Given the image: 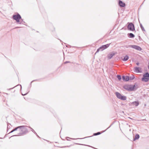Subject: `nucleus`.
Instances as JSON below:
<instances>
[{"mask_svg":"<svg viewBox=\"0 0 149 149\" xmlns=\"http://www.w3.org/2000/svg\"><path fill=\"white\" fill-rule=\"evenodd\" d=\"M141 28L142 29V30L143 31H145V29H144V28H143V27L142 26V25H141Z\"/></svg>","mask_w":149,"mask_h":149,"instance_id":"5701e85b","label":"nucleus"},{"mask_svg":"<svg viewBox=\"0 0 149 149\" xmlns=\"http://www.w3.org/2000/svg\"><path fill=\"white\" fill-rule=\"evenodd\" d=\"M19 126H18L16 128H15L14 129V131H15L17 130L18 129H19Z\"/></svg>","mask_w":149,"mask_h":149,"instance_id":"4be33fe9","label":"nucleus"},{"mask_svg":"<svg viewBox=\"0 0 149 149\" xmlns=\"http://www.w3.org/2000/svg\"><path fill=\"white\" fill-rule=\"evenodd\" d=\"M34 81V80L33 81H31V84L32 82H33V81Z\"/></svg>","mask_w":149,"mask_h":149,"instance_id":"a878e982","label":"nucleus"},{"mask_svg":"<svg viewBox=\"0 0 149 149\" xmlns=\"http://www.w3.org/2000/svg\"><path fill=\"white\" fill-rule=\"evenodd\" d=\"M122 79L123 80H125V81H128L130 79V77L128 76H126L123 75L122 77Z\"/></svg>","mask_w":149,"mask_h":149,"instance_id":"9b49d317","label":"nucleus"},{"mask_svg":"<svg viewBox=\"0 0 149 149\" xmlns=\"http://www.w3.org/2000/svg\"><path fill=\"white\" fill-rule=\"evenodd\" d=\"M127 29L128 30L132 31H134L135 30L134 25L132 23H130L128 24Z\"/></svg>","mask_w":149,"mask_h":149,"instance_id":"20e7f679","label":"nucleus"},{"mask_svg":"<svg viewBox=\"0 0 149 149\" xmlns=\"http://www.w3.org/2000/svg\"><path fill=\"white\" fill-rule=\"evenodd\" d=\"M116 53L112 52L111 53L109 54L107 56V57L108 59H110L112 58V57Z\"/></svg>","mask_w":149,"mask_h":149,"instance_id":"9d476101","label":"nucleus"},{"mask_svg":"<svg viewBox=\"0 0 149 149\" xmlns=\"http://www.w3.org/2000/svg\"><path fill=\"white\" fill-rule=\"evenodd\" d=\"M130 86L128 85H125L123 87L126 90L129 91Z\"/></svg>","mask_w":149,"mask_h":149,"instance_id":"2eb2a0df","label":"nucleus"},{"mask_svg":"<svg viewBox=\"0 0 149 149\" xmlns=\"http://www.w3.org/2000/svg\"><path fill=\"white\" fill-rule=\"evenodd\" d=\"M137 88V87H136L135 85H130L129 87V91H134L136 90Z\"/></svg>","mask_w":149,"mask_h":149,"instance_id":"6e6552de","label":"nucleus"},{"mask_svg":"<svg viewBox=\"0 0 149 149\" xmlns=\"http://www.w3.org/2000/svg\"><path fill=\"white\" fill-rule=\"evenodd\" d=\"M20 85V86H21V88H22V87H21V85Z\"/></svg>","mask_w":149,"mask_h":149,"instance_id":"c85d7f7f","label":"nucleus"},{"mask_svg":"<svg viewBox=\"0 0 149 149\" xmlns=\"http://www.w3.org/2000/svg\"><path fill=\"white\" fill-rule=\"evenodd\" d=\"M9 125H10V124H8V127H7V128H8V126H9Z\"/></svg>","mask_w":149,"mask_h":149,"instance_id":"bb28decb","label":"nucleus"},{"mask_svg":"<svg viewBox=\"0 0 149 149\" xmlns=\"http://www.w3.org/2000/svg\"><path fill=\"white\" fill-rule=\"evenodd\" d=\"M129 58V57L128 56H126L124 58H123V60L124 61H127V60H128Z\"/></svg>","mask_w":149,"mask_h":149,"instance_id":"f3484780","label":"nucleus"},{"mask_svg":"<svg viewBox=\"0 0 149 149\" xmlns=\"http://www.w3.org/2000/svg\"><path fill=\"white\" fill-rule=\"evenodd\" d=\"M65 147H63V148Z\"/></svg>","mask_w":149,"mask_h":149,"instance_id":"c756f323","label":"nucleus"},{"mask_svg":"<svg viewBox=\"0 0 149 149\" xmlns=\"http://www.w3.org/2000/svg\"><path fill=\"white\" fill-rule=\"evenodd\" d=\"M100 134H101V133L100 132H98L96 133H94V135H97Z\"/></svg>","mask_w":149,"mask_h":149,"instance_id":"aec40b11","label":"nucleus"},{"mask_svg":"<svg viewBox=\"0 0 149 149\" xmlns=\"http://www.w3.org/2000/svg\"><path fill=\"white\" fill-rule=\"evenodd\" d=\"M29 128H31V131L33 132L35 134H37L36 133V132L34 131V130L32 129V128H31L30 127H28Z\"/></svg>","mask_w":149,"mask_h":149,"instance_id":"412c9836","label":"nucleus"},{"mask_svg":"<svg viewBox=\"0 0 149 149\" xmlns=\"http://www.w3.org/2000/svg\"><path fill=\"white\" fill-rule=\"evenodd\" d=\"M115 94L117 97L119 99L125 100H126L127 97L126 96H123L121 94L118 92H116Z\"/></svg>","mask_w":149,"mask_h":149,"instance_id":"7ed1b4c3","label":"nucleus"},{"mask_svg":"<svg viewBox=\"0 0 149 149\" xmlns=\"http://www.w3.org/2000/svg\"><path fill=\"white\" fill-rule=\"evenodd\" d=\"M131 47L138 50L141 51V48L138 46L133 45L131 46Z\"/></svg>","mask_w":149,"mask_h":149,"instance_id":"1a4fd4ad","label":"nucleus"},{"mask_svg":"<svg viewBox=\"0 0 149 149\" xmlns=\"http://www.w3.org/2000/svg\"><path fill=\"white\" fill-rule=\"evenodd\" d=\"M139 138V136L138 134H136L134 136L133 139V141H135V140L138 139Z\"/></svg>","mask_w":149,"mask_h":149,"instance_id":"4468645a","label":"nucleus"},{"mask_svg":"<svg viewBox=\"0 0 149 149\" xmlns=\"http://www.w3.org/2000/svg\"><path fill=\"white\" fill-rule=\"evenodd\" d=\"M128 37L130 38H133L135 36L132 33H130L128 34Z\"/></svg>","mask_w":149,"mask_h":149,"instance_id":"dca6fc26","label":"nucleus"},{"mask_svg":"<svg viewBox=\"0 0 149 149\" xmlns=\"http://www.w3.org/2000/svg\"><path fill=\"white\" fill-rule=\"evenodd\" d=\"M117 78L119 80H120L121 79V76L119 75H117Z\"/></svg>","mask_w":149,"mask_h":149,"instance_id":"6ab92c4d","label":"nucleus"},{"mask_svg":"<svg viewBox=\"0 0 149 149\" xmlns=\"http://www.w3.org/2000/svg\"><path fill=\"white\" fill-rule=\"evenodd\" d=\"M134 71L136 73H141L142 72L141 68L140 67H135L134 68Z\"/></svg>","mask_w":149,"mask_h":149,"instance_id":"0eeeda50","label":"nucleus"},{"mask_svg":"<svg viewBox=\"0 0 149 149\" xmlns=\"http://www.w3.org/2000/svg\"><path fill=\"white\" fill-rule=\"evenodd\" d=\"M149 80V73L146 72L143 75V77L141 79L142 81L145 82H148Z\"/></svg>","mask_w":149,"mask_h":149,"instance_id":"f03ea898","label":"nucleus"},{"mask_svg":"<svg viewBox=\"0 0 149 149\" xmlns=\"http://www.w3.org/2000/svg\"><path fill=\"white\" fill-rule=\"evenodd\" d=\"M15 131L13 129V130H12L11 132H10L9 133H12L13 132Z\"/></svg>","mask_w":149,"mask_h":149,"instance_id":"b1692460","label":"nucleus"},{"mask_svg":"<svg viewBox=\"0 0 149 149\" xmlns=\"http://www.w3.org/2000/svg\"><path fill=\"white\" fill-rule=\"evenodd\" d=\"M139 104V103L138 101L134 102L131 103V104L133 106H137Z\"/></svg>","mask_w":149,"mask_h":149,"instance_id":"ddd939ff","label":"nucleus"},{"mask_svg":"<svg viewBox=\"0 0 149 149\" xmlns=\"http://www.w3.org/2000/svg\"><path fill=\"white\" fill-rule=\"evenodd\" d=\"M27 126H19V128L18 131L19 132L18 135L13 136H21L26 134L28 132V130L26 128Z\"/></svg>","mask_w":149,"mask_h":149,"instance_id":"f257e3e1","label":"nucleus"},{"mask_svg":"<svg viewBox=\"0 0 149 149\" xmlns=\"http://www.w3.org/2000/svg\"><path fill=\"white\" fill-rule=\"evenodd\" d=\"M119 6L122 7H124L125 6V3L120 0H119Z\"/></svg>","mask_w":149,"mask_h":149,"instance_id":"f8f14e48","label":"nucleus"},{"mask_svg":"<svg viewBox=\"0 0 149 149\" xmlns=\"http://www.w3.org/2000/svg\"><path fill=\"white\" fill-rule=\"evenodd\" d=\"M129 77L130 79L131 80L133 79L134 78V76L133 75H132Z\"/></svg>","mask_w":149,"mask_h":149,"instance_id":"a211bd4d","label":"nucleus"},{"mask_svg":"<svg viewBox=\"0 0 149 149\" xmlns=\"http://www.w3.org/2000/svg\"><path fill=\"white\" fill-rule=\"evenodd\" d=\"M109 45L110 44H107V45H103L102 46L100 47L97 49L96 52H98L100 49H102V50H103L104 49L107 48L109 46Z\"/></svg>","mask_w":149,"mask_h":149,"instance_id":"423d86ee","label":"nucleus"},{"mask_svg":"<svg viewBox=\"0 0 149 149\" xmlns=\"http://www.w3.org/2000/svg\"><path fill=\"white\" fill-rule=\"evenodd\" d=\"M139 64V63H136V64H137V65H138Z\"/></svg>","mask_w":149,"mask_h":149,"instance_id":"cd10ccee","label":"nucleus"},{"mask_svg":"<svg viewBox=\"0 0 149 149\" xmlns=\"http://www.w3.org/2000/svg\"><path fill=\"white\" fill-rule=\"evenodd\" d=\"M13 18L18 22H19L20 20L21 19V17L19 14L14 15L13 16Z\"/></svg>","mask_w":149,"mask_h":149,"instance_id":"39448f33","label":"nucleus"},{"mask_svg":"<svg viewBox=\"0 0 149 149\" xmlns=\"http://www.w3.org/2000/svg\"><path fill=\"white\" fill-rule=\"evenodd\" d=\"M15 131L13 129V130H12L11 132H10L9 133H12L13 132Z\"/></svg>","mask_w":149,"mask_h":149,"instance_id":"393cba45","label":"nucleus"}]
</instances>
